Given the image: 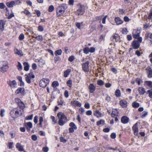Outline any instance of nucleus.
I'll list each match as a JSON object with an SVG mask.
<instances>
[{
	"mask_svg": "<svg viewBox=\"0 0 152 152\" xmlns=\"http://www.w3.org/2000/svg\"><path fill=\"white\" fill-rule=\"evenodd\" d=\"M111 39L113 41L115 40L116 42H117L119 40V37L118 34H115L112 37Z\"/></svg>",
	"mask_w": 152,
	"mask_h": 152,
	"instance_id": "f3484780",
	"label": "nucleus"
},
{
	"mask_svg": "<svg viewBox=\"0 0 152 152\" xmlns=\"http://www.w3.org/2000/svg\"><path fill=\"white\" fill-rule=\"evenodd\" d=\"M49 82V80L48 79L44 78L40 81L39 85L41 87L44 88L46 86Z\"/></svg>",
	"mask_w": 152,
	"mask_h": 152,
	"instance_id": "20e7f679",
	"label": "nucleus"
},
{
	"mask_svg": "<svg viewBox=\"0 0 152 152\" xmlns=\"http://www.w3.org/2000/svg\"><path fill=\"white\" fill-rule=\"evenodd\" d=\"M27 129H30L32 128V124L31 122L25 123Z\"/></svg>",
	"mask_w": 152,
	"mask_h": 152,
	"instance_id": "c756f323",
	"label": "nucleus"
},
{
	"mask_svg": "<svg viewBox=\"0 0 152 152\" xmlns=\"http://www.w3.org/2000/svg\"><path fill=\"white\" fill-rule=\"evenodd\" d=\"M16 102L18 105L19 107L20 108L23 109L25 107V104L23 102H22L19 98H16L15 99Z\"/></svg>",
	"mask_w": 152,
	"mask_h": 152,
	"instance_id": "423d86ee",
	"label": "nucleus"
},
{
	"mask_svg": "<svg viewBox=\"0 0 152 152\" xmlns=\"http://www.w3.org/2000/svg\"><path fill=\"white\" fill-rule=\"evenodd\" d=\"M83 52L86 54L88 53L89 52V48L88 47L85 48L83 50Z\"/></svg>",
	"mask_w": 152,
	"mask_h": 152,
	"instance_id": "a19ab883",
	"label": "nucleus"
},
{
	"mask_svg": "<svg viewBox=\"0 0 152 152\" xmlns=\"http://www.w3.org/2000/svg\"><path fill=\"white\" fill-rule=\"evenodd\" d=\"M67 86L69 87H71L72 85V81L71 80L69 79L67 81L66 83Z\"/></svg>",
	"mask_w": 152,
	"mask_h": 152,
	"instance_id": "ea45409f",
	"label": "nucleus"
},
{
	"mask_svg": "<svg viewBox=\"0 0 152 152\" xmlns=\"http://www.w3.org/2000/svg\"><path fill=\"white\" fill-rule=\"evenodd\" d=\"M71 72V70L70 69H67L66 71H65L64 72V77H67Z\"/></svg>",
	"mask_w": 152,
	"mask_h": 152,
	"instance_id": "bb28decb",
	"label": "nucleus"
},
{
	"mask_svg": "<svg viewBox=\"0 0 152 152\" xmlns=\"http://www.w3.org/2000/svg\"><path fill=\"white\" fill-rule=\"evenodd\" d=\"M115 95L117 97H119L121 95V91L120 90L117 89L115 92Z\"/></svg>",
	"mask_w": 152,
	"mask_h": 152,
	"instance_id": "2f4dec72",
	"label": "nucleus"
},
{
	"mask_svg": "<svg viewBox=\"0 0 152 152\" xmlns=\"http://www.w3.org/2000/svg\"><path fill=\"white\" fill-rule=\"evenodd\" d=\"M59 119L58 124L60 126H63L67 121V117L61 112L58 113L57 115Z\"/></svg>",
	"mask_w": 152,
	"mask_h": 152,
	"instance_id": "f03ea898",
	"label": "nucleus"
},
{
	"mask_svg": "<svg viewBox=\"0 0 152 152\" xmlns=\"http://www.w3.org/2000/svg\"><path fill=\"white\" fill-rule=\"evenodd\" d=\"M19 39L20 40H23L24 38V36L23 34H21L19 37Z\"/></svg>",
	"mask_w": 152,
	"mask_h": 152,
	"instance_id": "603ef678",
	"label": "nucleus"
},
{
	"mask_svg": "<svg viewBox=\"0 0 152 152\" xmlns=\"http://www.w3.org/2000/svg\"><path fill=\"white\" fill-rule=\"evenodd\" d=\"M118 114V112L117 110L116 109H113L111 114V116L113 117H114L115 116L117 115Z\"/></svg>",
	"mask_w": 152,
	"mask_h": 152,
	"instance_id": "4be33fe9",
	"label": "nucleus"
},
{
	"mask_svg": "<svg viewBox=\"0 0 152 152\" xmlns=\"http://www.w3.org/2000/svg\"><path fill=\"white\" fill-rule=\"evenodd\" d=\"M120 104L122 107H125L127 106V102L124 100H121L120 101Z\"/></svg>",
	"mask_w": 152,
	"mask_h": 152,
	"instance_id": "6ab92c4d",
	"label": "nucleus"
},
{
	"mask_svg": "<svg viewBox=\"0 0 152 152\" xmlns=\"http://www.w3.org/2000/svg\"><path fill=\"white\" fill-rule=\"evenodd\" d=\"M132 106L134 108H137L140 106V104L139 103L134 102L132 103Z\"/></svg>",
	"mask_w": 152,
	"mask_h": 152,
	"instance_id": "f704fd0d",
	"label": "nucleus"
},
{
	"mask_svg": "<svg viewBox=\"0 0 152 152\" xmlns=\"http://www.w3.org/2000/svg\"><path fill=\"white\" fill-rule=\"evenodd\" d=\"M72 103L75 106L80 107L81 106V104L78 101L75 100L72 102Z\"/></svg>",
	"mask_w": 152,
	"mask_h": 152,
	"instance_id": "b1692460",
	"label": "nucleus"
},
{
	"mask_svg": "<svg viewBox=\"0 0 152 152\" xmlns=\"http://www.w3.org/2000/svg\"><path fill=\"white\" fill-rule=\"evenodd\" d=\"M33 117V115L32 114L29 116H27L26 118V119L28 120H31L32 119Z\"/></svg>",
	"mask_w": 152,
	"mask_h": 152,
	"instance_id": "8fccbe9b",
	"label": "nucleus"
},
{
	"mask_svg": "<svg viewBox=\"0 0 152 152\" xmlns=\"http://www.w3.org/2000/svg\"><path fill=\"white\" fill-rule=\"evenodd\" d=\"M2 66L0 68V71L3 73L7 71L9 67L8 63L7 61H3L2 63Z\"/></svg>",
	"mask_w": 152,
	"mask_h": 152,
	"instance_id": "7ed1b4c3",
	"label": "nucleus"
},
{
	"mask_svg": "<svg viewBox=\"0 0 152 152\" xmlns=\"http://www.w3.org/2000/svg\"><path fill=\"white\" fill-rule=\"evenodd\" d=\"M31 139L34 141H36L37 140V137L35 135H33L31 136Z\"/></svg>",
	"mask_w": 152,
	"mask_h": 152,
	"instance_id": "bf43d9fd",
	"label": "nucleus"
},
{
	"mask_svg": "<svg viewBox=\"0 0 152 152\" xmlns=\"http://www.w3.org/2000/svg\"><path fill=\"white\" fill-rule=\"evenodd\" d=\"M97 84L99 86H102L104 84V82L102 80H99L97 81Z\"/></svg>",
	"mask_w": 152,
	"mask_h": 152,
	"instance_id": "49530a36",
	"label": "nucleus"
},
{
	"mask_svg": "<svg viewBox=\"0 0 152 152\" xmlns=\"http://www.w3.org/2000/svg\"><path fill=\"white\" fill-rule=\"evenodd\" d=\"M74 0H69L68 2L69 4L70 5L72 6L74 5Z\"/></svg>",
	"mask_w": 152,
	"mask_h": 152,
	"instance_id": "052dcab7",
	"label": "nucleus"
},
{
	"mask_svg": "<svg viewBox=\"0 0 152 152\" xmlns=\"http://www.w3.org/2000/svg\"><path fill=\"white\" fill-rule=\"evenodd\" d=\"M74 57L73 56H71L69 57L68 60L70 62L72 61L74 59Z\"/></svg>",
	"mask_w": 152,
	"mask_h": 152,
	"instance_id": "4d7b16f0",
	"label": "nucleus"
},
{
	"mask_svg": "<svg viewBox=\"0 0 152 152\" xmlns=\"http://www.w3.org/2000/svg\"><path fill=\"white\" fill-rule=\"evenodd\" d=\"M69 126L71 127V128H72L74 129H77L76 126L73 122L70 123L69 124Z\"/></svg>",
	"mask_w": 152,
	"mask_h": 152,
	"instance_id": "e433bc0d",
	"label": "nucleus"
},
{
	"mask_svg": "<svg viewBox=\"0 0 152 152\" xmlns=\"http://www.w3.org/2000/svg\"><path fill=\"white\" fill-rule=\"evenodd\" d=\"M25 76H27L30 77H31L32 78H34L35 77V76L33 73L30 72L28 75H25Z\"/></svg>",
	"mask_w": 152,
	"mask_h": 152,
	"instance_id": "79ce46f5",
	"label": "nucleus"
},
{
	"mask_svg": "<svg viewBox=\"0 0 152 152\" xmlns=\"http://www.w3.org/2000/svg\"><path fill=\"white\" fill-rule=\"evenodd\" d=\"M5 21L3 20H1L0 22V31H2L5 24Z\"/></svg>",
	"mask_w": 152,
	"mask_h": 152,
	"instance_id": "2eb2a0df",
	"label": "nucleus"
},
{
	"mask_svg": "<svg viewBox=\"0 0 152 152\" xmlns=\"http://www.w3.org/2000/svg\"><path fill=\"white\" fill-rule=\"evenodd\" d=\"M83 23V22H81V23H75L76 26L78 29H80L81 26L82 25Z\"/></svg>",
	"mask_w": 152,
	"mask_h": 152,
	"instance_id": "c03bdc74",
	"label": "nucleus"
},
{
	"mask_svg": "<svg viewBox=\"0 0 152 152\" xmlns=\"http://www.w3.org/2000/svg\"><path fill=\"white\" fill-rule=\"evenodd\" d=\"M60 141L61 142H63L64 143H65L66 142V140H65L64 137H61L60 138Z\"/></svg>",
	"mask_w": 152,
	"mask_h": 152,
	"instance_id": "680f3d73",
	"label": "nucleus"
},
{
	"mask_svg": "<svg viewBox=\"0 0 152 152\" xmlns=\"http://www.w3.org/2000/svg\"><path fill=\"white\" fill-rule=\"evenodd\" d=\"M89 52L91 53H93L95 51V49L93 47H91L89 48Z\"/></svg>",
	"mask_w": 152,
	"mask_h": 152,
	"instance_id": "69168bd1",
	"label": "nucleus"
},
{
	"mask_svg": "<svg viewBox=\"0 0 152 152\" xmlns=\"http://www.w3.org/2000/svg\"><path fill=\"white\" fill-rule=\"evenodd\" d=\"M35 38L38 40L40 41H42L43 40V37L41 35H39L35 37Z\"/></svg>",
	"mask_w": 152,
	"mask_h": 152,
	"instance_id": "58836bf2",
	"label": "nucleus"
},
{
	"mask_svg": "<svg viewBox=\"0 0 152 152\" xmlns=\"http://www.w3.org/2000/svg\"><path fill=\"white\" fill-rule=\"evenodd\" d=\"M148 77L149 78H151L152 77V71H149L148 73Z\"/></svg>",
	"mask_w": 152,
	"mask_h": 152,
	"instance_id": "864d4df0",
	"label": "nucleus"
},
{
	"mask_svg": "<svg viewBox=\"0 0 152 152\" xmlns=\"http://www.w3.org/2000/svg\"><path fill=\"white\" fill-rule=\"evenodd\" d=\"M23 65L24 66V69L25 70L28 71L29 69V65L28 63L27 62H24L23 63Z\"/></svg>",
	"mask_w": 152,
	"mask_h": 152,
	"instance_id": "393cba45",
	"label": "nucleus"
},
{
	"mask_svg": "<svg viewBox=\"0 0 152 152\" xmlns=\"http://www.w3.org/2000/svg\"><path fill=\"white\" fill-rule=\"evenodd\" d=\"M115 20L117 25L121 24L123 23V21L119 17L115 18Z\"/></svg>",
	"mask_w": 152,
	"mask_h": 152,
	"instance_id": "aec40b11",
	"label": "nucleus"
},
{
	"mask_svg": "<svg viewBox=\"0 0 152 152\" xmlns=\"http://www.w3.org/2000/svg\"><path fill=\"white\" fill-rule=\"evenodd\" d=\"M106 149L107 150H112L113 151H115L116 150H118L117 148L116 147L115 148L112 147H110L109 146H107L106 148Z\"/></svg>",
	"mask_w": 152,
	"mask_h": 152,
	"instance_id": "3c124183",
	"label": "nucleus"
},
{
	"mask_svg": "<svg viewBox=\"0 0 152 152\" xmlns=\"http://www.w3.org/2000/svg\"><path fill=\"white\" fill-rule=\"evenodd\" d=\"M140 29L134 30L132 33L133 37L135 39L137 38L140 36Z\"/></svg>",
	"mask_w": 152,
	"mask_h": 152,
	"instance_id": "6e6552de",
	"label": "nucleus"
},
{
	"mask_svg": "<svg viewBox=\"0 0 152 152\" xmlns=\"http://www.w3.org/2000/svg\"><path fill=\"white\" fill-rule=\"evenodd\" d=\"M14 52L15 54L20 55L21 56H22L23 55L22 53L17 49L15 48L14 49Z\"/></svg>",
	"mask_w": 152,
	"mask_h": 152,
	"instance_id": "c85d7f7f",
	"label": "nucleus"
},
{
	"mask_svg": "<svg viewBox=\"0 0 152 152\" xmlns=\"http://www.w3.org/2000/svg\"><path fill=\"white\" fill-rule=\"evenodd\" d=\"M7 83L12 88H15L17 85V83L15 80H10L7 82Z\"/></svg>",
	"mask_w": 152,
	"mask_h": 152,
	"instance_id": "9d476101",
	"label": "nucleus"
},
{
	"mask_svg": "<svg viewBox=\"0 0 152 152\" xmlns=\"http://www.w3.org/2000/svg\"><path fill=\"white\" fill-rule=\"evenodd\" d=\"M67 8L66 5L64 4H61L58 6L56 9L57 16H60L62 15L64 13Z\"/></svg>",
	"mask_w": 152,
	"mask_h": 152,
	"instance_id": "f257e3e1",
	"label": "nucleus"
},
{
	"mask_svg": "<svg viewBox=\"0 0 152 152\" xmlns=\"http://www.w3.org/2000/svg\"><path fill=\"white\" fill-rule=\"evenodd\" d=\"M140 44L137 41H133L132 43V46L133 48L135 49H138L140 47Z\"/></svg>",
	"mask_w": 152,
	"mask_h": 152,
	"instance_id": "1a4fd4ad",
	"label": "nucleus"
},
{
	"mask_svg": "<svg viewBox=\"0 0 152 152\" xmlns=\"http://www.w3.org/2000/svg\"><path fill=\"white\" fill-rule=\"evenodd\" d=\"M132 129L134 132V134L136 136L138 135V124L136 123L132 127Z\"/></svg>",
	"mask_w": 152,
	"mask_h": 152,
	"instance_id": "9b49d317",
	"label": "nucleus"
},
{
	"mask_svg": "<svg viewBox=\"0 0 152 152\" xmlns=\"http://www.w3.org/2000/svg\"><path fill=\"white\" fill-rule=\"evenodd\" d=\"M121 122L124 124H127L129 121V118L126 116H122L121 118Z\"/></svg>",
	"mask_w": 152,
	"mask_h": 152,
	"instance_id": "4468645a",
	"label": "nucleus"
},
{
	"mask_svg": "<svg viewBox=\"0 0 152 152\" xmlns=\"http://www.w3.org/2000/svg\"><path fill=\"white\" fill-rule=\"evenodd\" d=\"M96 88V86L93 83H91L88 86V89L90 93H92L94 92Z\"/></svg>",
	"mask_w": 152,
	"mask_h": 152,
	"instance_id": "f8f14e48",
	"label": "nucleus"
},
{
	"mask_svg": "<svg viewBox=\"0 0 152 152\" xmlns=\"http://www.w3.org/2000/svg\"><path fill=\"white\" fill-rule=\"evenodd\" d=\"M54 9V7L53 5H50L49 7L48 11L50 12H52L53 11Z\"/></svg>",
	"mask_w": 152,
	"mask_h": 152,
	"instance_id": "a18cd8bd",
	"label": "nucleus"
},
{
	"mask_svg": "<svg viewBox=\"0 0 152 152\" xmlns=\"http://www.w3.org/2000/svg\"><path fill=\"white\" fill-rule=\"evenodd\" d=\"M15 112V117H17L19 116V112L18 110V109H13L10 112V114H11L12 113H14V112Z\"/></svg>",
	"mask_w": 152,
	"mask_h": 152,
	"instance_id": "5701e85b",
	"label": "nucleus"
},
{
	"mask_svg": "<svg viewBox=\"0 0 152 152\" xmlns=\"http://www.w3.org/2000/svg\"><path fill=\"white\" fill-rule=\"evenodd\" d=\"M85 7L84 5H80L76 13L78 15H82L85 12Z\"/></svg>",
	"mask_w": 152,
	"mask_h": 152,
	"instance_id": "39448f33",
	"label": "nucleus"
},
{
	"mask_svg": "<svg viewBox=\"0 0 152 152\" xmlns=\"http://www.w3.org/2000/svg\"><path fill=\"white\" fill-rule=\"evenodd\" d=\"M145 83L147 86L151 88H152V82L149 81H146L145 82Z\"/></svg>",
	"mask_w": 152,
	"mask_h": 152,
	"instance_id": "7c9ffc66",
	"label": "nucleus"
},
{
	"mask_svg": "<svg viewBox=\"0 0 152 152\" xmlns=\"http://www.w3.org/2000/svg\"><path fill=\"white\" fill-rule=\"evenodd\" d=\"M59 84L57 81H54L53 82L52 84V86L53 87L55 88L58 86Z\"/></svg>",
	"mask_w": 152,
	"mask_h": 152,
	"instance_id": "c9c22d12",
	"label": "nucleus"
},
{
	"mask_svg": "<svg viewBox=\"0 0 152 152\" xmlns=\"http://www.w3.org/2000/svg\"><path fill=\"white\" fill-rule=\"evenodd\" d=\"M138 91L140 94L143 95L145 92V89L142 87H140L138 88Z\"/></svg>",
	"mask_w": 152,
	"mask_h": 152,
	"instance_id": "412c9836",
	"label": "nucleus"
},
{
	"mask_svg": "<svg viewBox=\"0 0 152 152\" xmlns=\"http://www.w3.org/2000/svg\"><path fill=\"white\" fill-rule=\"evenodd\" d=\"M5 111L3 109H1V112H0V115L1 116V117H3L4 116V113Z\"/></svg>",
	"mask_w": 152,
	"mask_h": 152,
	"instance_id": "5fc2aeb1",
	"label": "nucleus"
},
{
	"mask_svg": "<svg viewBox=\"0 0 152 152\" xmlns=\"http://www.w3.org/2000/svg\"><path fill=\"white\" fill-rule=\"evenodd\" d=\"M62 52V51L61 50V49H59L55 51V54L56 56L61 55V54Z\"/></svg>",
	"mask_w": 152,
	"mask_h": 152,
	"instance_id": "473e14b6",
	"label": "nucleus"
},
{
	"mask_svg": "<svg viewBox=\"0 0 152 152\" xmlns=\"http://www.w3.org/2000/svg\"><path fill=\"white\" fill-rule=\"evenodd\" d=\"M16 147L19 151H24L23 146L19 143H17L16 145Z\"/></svg>",
	"mask_w": 152,
	"mask_h": 152,
	"instance_id": "dca6fc26",
	"label": "nucleus"
},
{
	"mask_svg": "<svg viewBox=\"0 0 152 152\" xmlns=\"http://www.w3.org/2000/svg\"><path fill=\"white\" fill-rule=\"evenodd\" d=\"M152 16V9H151L150 11V13L148 16V18L149 19H150Z\"/></svg>",
	"mask_w": 152,
	"mask_h": 152,
	"instance_id": "774afa93",
	"label": "nucleus"
},
{
	"mask_svg": "<svg viewBox=\"0 0 152 152\" xmlns=\"http://www.w3.org/2000/svg\"><path fill=\"white\" fill-rule=\"evenodd\" d=\"M43 121V118L42 117H39V125L41 127H42V123Z\"/></svg>",
	"mask_w": 152,
	"mask_h": 152,
	"instance_id": "09e8293b",
	"label": "nucleus"
},
{
	"mask_svg": "<svg viewBox=\"0 0 152 152\" xmlns=\"http://www.w3.org/2000/svg\"><path fill=\"white\" fill-rule=\"evenodd\" d=\"M26 81L28 83H30L31 82V80L32 79L31 77H30L27 76H25Z\"/></svg>",
	"mask_w": 152,
	"mask_h": 152,
	"instance_id": "4c0bfd02",
	"label": "nucleus"
},
{
	"mask_svg": "<svg viewBox=\"0 0 152 152\" xmlns=\"http://www.w3.org/2000/svg\"><path fill=\"white\" fill-rule=\"evenodd\" d=\"M104 124V121L103 120H101L98 121L96 123V124L98 126L100 125H103Z\"/></svg>",
	"mask_w": 152,
	"mask_h": 152,
	"instance_id": "72a5a7b5",
	"label": "nucleus"
},
{
	"mask_svg": "<svg viewBox=\"0 0 152 152\" xmlns=\"http://www.w3.org/2000/svg\"><path fill=\"white\" fill-rule=\"evenodd\" d=\"M15 4V1H12L11 2H7L6 3V5L8 7H12Z\"/></svg>",
	"mask_w": 152,
	"mask_h": 152,
	"instance_id": "cd10ccee",
	"label": "nucleus"
},
{
	"mask_svg": "<svg viewBox=\"0 0 152 152\" xmlns=\"http://www.w3.org/2000/svg\"><path fill=\"white\" fill-rule=\"evenodd\" d=\"M18 65H17L18 69V70L20 71L22 70L23 68L21 64L19 62H18Z\"/></svg>",
	"mask_w": 152,
	"mask_h": 152,
	"instance_id": "de8ad7c7",
	"label": "nucleus"
},
{
	"mask_svg": "<svg viewBox=\"0 0 152 152\" xmlns=\"http://www.w3.org/2000/svg\"><path fill=\"white\" fill-rule=\"evenodd\" d=\"M64 96L66 98H68L69 97L68 92L67 90H65L64 93Z\"/></svg>",
	"mask_w": 152,
	"mask_h": 152,
	"instance_id": "e2e57ef3",
	"label": "nucleus"
},
{
	"mask_svg": "<svg viewBox=\"0 0 152 152\" xmlns=\"http://www.w3.org/2000/svg\"><path fill=\"white\" fill-rule=\"evenodd\" d=\"M25 91L24 88H19L15 91L16 94H21L22 95H24Z\"/></svg>",
	"mask_w": 152,
	"mask_h": 152,
	"instance_id": "ddd939ff",
	"label": "nucleus"
},
{
	"mask_svg": "<svg viewBox=\"0 0 152 152\" xmlns=\"http://www.w3.org/2000/svg\"><path fill=\"white\" fill-rule=\"evenodd\" d=\"M89 62L88 61L82 64V69L84 72H87L89 71Z\"/></svg>",
	"mask_w": 152,
	"mask_h": 152,
	"instance_id": "0eeeda50",
	"label": "nucleus"
},
{
	"mask_svg": "<svg viewBox=\"0 0 152 152\" xmlns=\"http://www.w3.org/2000/svg\"><path fill=\"white\" fill-rule=\"evenodd\" d=\"M50 118L52 119V121L54 123V124H55L57 123V120H56L55 117L51 116Z\"/></svg>",
	"mask_w": 152,
	"mask_h": 152,
	"instance_id": "13d9d810",
	"label": "nucleus"
},
{
	"mask_svg": "<svg viewBox=\"0 0 152 152\" xmlns=\"http://www.w3.org/2000/svg\"><path fill=\"white\" fill-rule=\"evenodd\" d=\"M84 107L85 108L87 109H88L90 108V106L89 104L88 103L86 102L85 103Z\"/></svg>",
	"mask_w": 152,
	"mask_h": 152,
	"instance_id": "0e129e2a",
	"label": "nucleus"
},
{
	"mask_svg": "<svg viewBox=\"0 0 152 152\" xmlns=\"http://www.w3.org/2000/svg\"><path fill=\"white\" fill-rule=\"evenodd\" d=\"M147 93L148 94L149 96L152 98V89L150 90H148L147 91Z\"/></svg>",
	"mask_w": 152,
	"mask_h": 152,
	"instance_id": "37998d69",
	"label": "nucleus"
},
{
	"mask_svg": "<svg viewBox=\"0 0 152 152\" xmlns=\"http://www.w3.org/2000/svg\"><path fill=\"white\" fill-rule=\"evenodd\" d=\"M2 54L4 56H7L10 54L9 52L6 49H3L2 51Z\"/></svg>",
	"mask_w": 152,
	"mask_h": 152,
	"instance_id": "a878e982",
	"label": "nucleus"
},
{
	"mask_svg": "<svg viewBox=\"0 0 152 152\" xmlns=\"http://www.w3.org/2000/svg\"><path fill=\"white\" fill-rule=\"evenodd\" d=\"M111 86V84L109 83H106L105 85V87L107 88H110Z\"/></svg>",
	"mask_w": 152,
	"mask_h": 152,
	"instance_id": "338daca9",
	"label": "nucleus"
},
{
	"mask_svg": "<svg viewBox=\"0 0 152 152\" xmlns=\"http://www.w3.org/2000/svg\"><path fill=\"white\" fill-rule=\"evenodd\" d=\"M102 113L99 110H96L94 111V115L97 118L100 117L102 116Z\"/></svg>",
	"mask_w": 152,
	"mask_h": 152,
	"instance_id": "a211bd4d",
	"label": "nucleus"
},
{
	"mask_svg": "<svg viewBox=\"0 0 152 152\" xmlns=\"http://www.w3.org/2000/svg\"><path fill=\"white\" fill-rule=\"evenodd\" d=\"M38 30L39 31H42L44 30V28L42 26H39L38 27Z\"/></svg>",
	"mask_w": 152,
	"mask_h": 152,
	"instance_id": "6e6d98bb",
	"label": "nucleus"
}]
</instances>
